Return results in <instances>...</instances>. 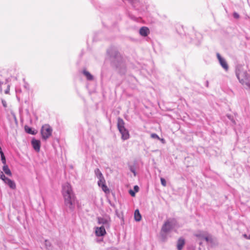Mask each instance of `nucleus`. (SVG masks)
Instances as JSON below:
<instances>
[{
    "mask_svg": "<svg viewBox=\"0 0 250 250\" xmlns=\"http://www.w3.org/2000/svg\"><path fill=\"white\" fill-rule=\"evenodd\" d=\"M62 194L65 207L72 210L75 207V196L71 185L65 183L62 187Z\"/></svg>",
    "mask_w": 250,
    "mask_h": 250,
    "instance_id": "obj_1",
    "label": "nucleus"
},
{
    "mask_svg": "<svg viewBox=\"0 0 250 250\" xmlns=\"http://www.w3.org/2000/svg\"><path fill=\"white\" fill-rule=\"evenodd\" d=\"M236 75L241 84L246 87L250 88V74L242 66H237Z\"/></svg>",
    "mask_w": 250,
    "mask_h": 250,
    "instance_id": "obj_2",
    "label": "nucleus"
},
{
    "mask_svg": "<svg viewBox=\"0 0 250 250\" xmlns=\"http://www.w3.org/2000/svg\"><path fill=\"white\" fill-rule=\"evenodd\" d=\"M125 122L124 120L119 118L118 119L117 127L118 130L122 135V139L123 140H126L129 138V133L127 129L125 127Z\"/></svg>",
    "mask_w": 250,
    "mask_h": 250,
    "instance_id": "obj_3",
    "label": "nucleus"
},
{
    "mask_svg": "<svg viewBox=\"0 0 250 250\" xmlns=\"http://www.w3.org/2000/svg\"><path fill=\"white\" fill-rule=\"evenodd\" d=\"M52 129L48 125H42L41 129V134L43 139L46 140L52 134Z\"/></svg>",
    "mask_w": 250,
    "mask_h": 250,
    "instance_id": "obj_4",
    "label": "nucleus"
},
{
    "mask_svg": "<svg viewBox=\"0 0 250 250\" xmlns=\"http://www.w3.org/2000/svg\"><path fill=\"white\" fill-rule=\"evenodd\" d=\"M97 221L99 225H102V226H104L106 229L109 228L111 219L108 215L99 217L97 218Z\"/></svg>",
    "mask_w": 250,
    "mask_h": 250,
    "instance_id": "obj_5",
    "label": "nucleus"
},
{
    "mask_svg": "<svg viewBox=\"0 0 250 250\" xmlns=\"http://www.w3.org/2000/svg\"><path fill=\"white\" fill-rule=\"evenodd\" d=\"M175 225V221L174 220H167L163 225L162 228V231L165 232L169 231Z\"/></svg>",
    "mask_w": 250,
    "mask_h": 250,
    "instance_id": "obj_6",
    "label": "nucleus"
},
{
    "mask_svg": "<svg viewBox=\"0 0 250 250\" xmlns=\"http://www.w3.org/2000/svg\"><path fill=\"white\" fill-rule=\"evenodd\" d=\"M106 228L104 226H101L100 227H95V234L97 236H103L106 233L105 230Z\"/></svg>",
    "mask_w": 250,
    "mask_h": 250,
    "instance_id": "obj_7",
    "label": "nucleus"
},
{
    "mask_svg": "<svg viewBox=\"0 0 250 250\" xmlns=\"http://www.w3.org/2000/svg\"><path fill=\"white\" fill-rule=\"evenodd\" d=\"M98 185L101 187L105 193H108L109 192V189L105 184V180L104 179L98 180Z\"/></svg>",
    "mask_w": 250,
    "mask_h": 250,
    "instance_id": "obj_8",
    "label": "nucleus"
},
{
    "mask_svg": "<svg viewBox=\"0 0 250 250\" xmlns=\"http://www.w3.org/2000/svg\"><path fill=\"white\" fill-rule=\"evenodd\" d=\"M217 57L220 65L226 71H227L229 69V66L225 59L223 58L219 53L217 54Z\"/></svg>",
    "mask_w": 250,
    "mask_h": 250,
    "instance_id": "obj_9",
    "label": "nucleus"
},
{
    "mask_svg": "<svg viewBox=\"0 0 250 250\" xmlns=\"http://www.w3.org/2000/svg\"><path fill=\"white\" fill-rule=\"evenodd\" d=\"M208 232L205 231H199L195 233L194 235L200 240H203L207 234Z\"/></svg>",
    "mask_w": 250,
    "mask_h": 250,
    "instance_id": "obj_10",
    "label": "nucleus"
},
{
    "mask_svg": "<svg viewBox=\"0 0 250 250\" xmlns=\"http://www.w3.org/2000/svg\"><path fill=\"white\" fill-rule=\"evenodd\" d=\"M32 145L34 149L37 152L40 150V141L36 139H33L32 141Z\"/></svg>",
    "mask_w": 250,
    "mask_h": 250,
    "instance_id": "obj_11",
    "label": "nucleus"
},
{
    "mask_svg": "<svg viewBox=\"0 0 250 250\" xmlns=\"http://www.w3.org/2000/svg\"><path fill=\"white\" fill-rule=\"evenodd\" d=\"M4 182L12 189H15L16 188L15 182L8 178L5 180Z\"/></svg>",
    "mask_w": 250,
    "mask_h": 250,
    "instance_id": "obj_12",
    "label": "nucleus"
},
{
    "mask_svg": "<svg viewBox=\"0 0 250 250\" xmlns=\"http://www.w3.org/2000/svg\"><path fill=\"white\" fill-rule=\"evenodd\" d=\"M185 240L184 239L180 238L179 239L178 242H177V249L178 250H182L183 249V246L185 245Z\"/></svg>",
    "mask_w": 250,
    "mask_h": 250,
    "instance_id": "obj_13",
    "label": "nucleus"
},
{
    "mask_svg": "<svg viewBox=\"0 0 250 250\" xmlns=\"http://www.w3.org/2000/svg\"><path fill=\"white\" fill-rule=\"evenodd\" d=\"M139 33L143 36H146L149 33V29L146 27H142L140 28Z\"/></svg>",
    "mask_w": 250,
    "mask_h": 250,
    "instance_id": "obj_14",
    "label": "nucleus"
},
{
    "mask_svg": "<svg viewBox=\"0 0 250 250\" xmlns=\"http://www.w3.org/2000/svg\"><path fill=\"white\" fill-rule=\"evenodd\" d=\"M208 244H209L211 247H214L218 245V242L216 238L211 235Z\"/></svg>",
    "mask_w": 250,
    "mask_h": 250,
    "instance_id": "obj_15",
    "label": "nucleus"
},
{
    "mask_svg": "<svg viewBox=\"0 0 250 250\" xmlns=\"http://www.w3.org/2000/svg\"><path fill=\"white\" fill-rule=\"evenodd\" d=\"M3 171L4 172V173L8 175V176H11L12 173L10 169L9 168L7 165L6 164L4 165L3 167H2Z\"/></svg>",
    "mask_w": 250,
    "mask_h": 250,
    "instance_id": "obj_16",
    "label": "nucleus"
},
{
    "mask_svg": "<svg viewBox=\"0 0 250 250\" xmlns=\"http://www.w3.org/2000/svg\"><path fill=\"white\" fill-rule=\"evenodd\" d=\"M142 217L138 209L135 210L134 212V219L136 221H140Z\"/></svg>",
    "mask_w": 250,
    "mask_h": 250,
    "instance_id": "obj_17",
    "label": "nucleus"
},
{
    "mask_svg": "<svg viewBox=\"0 0 250 250\" xmlns=\"http://www.w3.org/2000/svg\"><path fill=\"white\" fill-rule=\"evenodd\" d=\"M83 73L86 77L87 80H92L93 79V76L90 74V73L89 72L86 70H83Z\"/></svg>",
    "mask_w": 250,
    "mask_h": 250,
    "instance_id": "obj_18",
    "label": "nucleus"
},
{
    "mask_svg": "<svg viewBox=\"0 0 250 250\" xmlns=\"http://www.w3.org/2000/svg\"><path fill=\"white\" fill-rule=\"evenodd\" d=\"M25 129L26 130V131L29 133V134H35L36 133V132L34 131H33L32 130V128L29 127H28V126H25Z\"/></svg>",
    "mask_w": 250,
    "mask_h": 250,
    "instance_id": "obj_19",
    "label": "nucleus"
},
{
    "mask_svg": "<svg viewBox=\"0 0 250 250\" xmlns=\"http://www.w3.org/2000/svg\"><path fill=\"white\" fill-rule=\"evenodd\" d=\"M94 172L96 177H98L103 174L99 168L95 169Z\"/></svg>",
    "mask_w": 250,
    "mask_h": 250,
    "instance_id": "obj_20",
    "label": "nucleus"
},
{
    "mask_svg": "<svg viewBox=\"0 0 250 250\" xmlns=\"http://www.w3.org/2000/svg\"><path fill=\"white\" fill-rule=\"evenodd\" d=\"M0 156H1V159L2 163L4 165L6 164V159H5L3 152H1Z\"/></svg>",
    "mask_w": 250,
    "mask_h": 250,
    "instance_id": "obj_21",
    "label": "nucleus"
},
{
    "mask_svg": "<svg viewBox=\"0 0 250 250\" xmlns=\"http://www.w3.org/2000/svg\"><path fill=\"white\" fill-rule=\"evenodd\" d=\"M211 235L209 234L208 232L207 233V234L206 235V236H205V238L204 239V240H205L207 243H208L209 240V239L211 237Z\"/></svg>",
    "mask_w": 250,
    "mask_h": 250,
    "instance_id": "obj_22",
    "label": "nucleus"
},
{
    "mask_svg": "<svg viewBox=\"0 0 250 250\" xmlns=\"http://www.w3.org/2000/svg\"><path fill=\"white\" fill-rule=\"evenodd\" d=\"M7 178L4 175L2 171H0V179L2 180V181H4Z\"/></svg>",
    "mask_w": 250,
    "mask_h": 250,
    "instance_id": "obj_23",
    "label": "nucleus"
},
{
    "mask_svg": "<svg viewBox=\"0 0 250 250\" xmlns=\"http://www.w3.org/2000/svg\"><path fill=\"white\" fill-rule=\"evenodd\" d=\"M161 184L164 186L166 187L167 186V183L165 179L163 178H161L160 179Z\"/></svg>",
    "mask_w": 250,
    "mask_h": 250,
    "instance_id": "obj_24",
    "label": "nucleus"
},
{
    "mask_svg": "<svg viewBox=\"0 0 250 250\" xmlns=\"http://www.w3.org/2000/svg\"><path fill=\"white\" fill-rule=\"evenodd\" d=\"M151 137L153 139H157L160 140L159 137L155 133H152L151 134Z\"/></svg>",
    "mask_w": 250,
    "mask_h": 250,
    "instance_id": "obj_25",
    "label": "nucleus"
},
{
    "mask_svg": "<svg viewBox=\"0 0 250 250\" xmlns=\"http://www.w3.org/2000/svg\"><path fill=\"white\" fill-rule=\"evenodd\" d=\"M233 17L235 19H238L239 18V15L236 12H234L233 14Z\"/></svg>",
    "mask_w": 250,
    "mask_h": 250,
    "instance_id": "obj_26",
    "label": "nucleus"
},
{
    "mask_svg": "<svg viewBox=\"0 0 250 250\" xmlns=\"http://www.w3.org/2000/svg\"><path fill=\"white\" fill-rule=\"evenodd\" d=\"M45 246H46V248L49 249L48 247H50L51 246V244L49 242H48L46 240L45 241Z\"/></svg>",
    "mask_w": 250,
    "mask_h": 250,
    "instance_id": "obj_27",
    "label": "nucleus"
},
{
    "mask_svg": "<svg viewBox=\"0 0 250 250\" xmlns=\"http://www.w3.org/2000/svg\"><path fill=\"white\" fill-rule=\"evenodd\" d=\"M130 171L132 172H133L134 173V175L135 176L136 175V172H135V169L133 167H130Z\"/></svg>",
    "mask_w": 250,
    "mask_h": 250,
    "instance_id": "obj_28",
    "label": "nucleus"
},
{
    "mask_svg": "<svg viewBox=\"0 0 250 250\" xmlns=\"http://www.w3.org/2000/svg\"><path fill=\"white\" fill-rule=\"evenodd\" d=\"M129 193H130V195H131L132 196H133V197L135 196V192H134V191H133V190H130V191H129Z\"/></svg>",
    "mask_w": 250,
    "mask_h": 250,
    "instance_id": "obj_29",
    "label": "nucleus"
},
{
    "mask_svg": "<svg viewBox=\"0 0 250 250\" xmlns=\"http://www.w3.org/2000/svg\"><path fill=\"white\" fill-rule=\"evenodd\" d=\"M97 178L98 179V180H102V179H104L103 175H101L100 176H99L98 177H97Z\"/></svg>",
    "mask_w": 250,
    "mask_h": 250,
    "instance_id": "obj_30",
    "label": "nucleus"
},
{
    "mask_svg": "<svg viewBox=\"0 0 250 250\" xmlns=\"http://www.w3.org/2000/svg\"><path fill=\"white\" fill-rule=\"evenodd\" d=\"M134 189L135 191V192H138L139 190V187L137 186H135L134 187Z\"/></svg>",
    "mask_w": 250,
    "mask_h": 250,
    "instance_id": "obj_31",
    "label": "nucleus"
},
{
    "mask_svg": "<svg viewBox=\"0 0 250 250\" xmlns=\"http://www.w3.org/2000/svg\"><path fill=\"white\" fill-rule=\"evenodd\" d=\"M2 103H3V105L4 106H6V105H5V102H4L2 101Z\"/></svg>",
    "mask_w": 250,
    "mask_h": 250,
    "instance_id": "obj_32",
    "label": "nucleus"
},
{
    "mask_svg": "<svg viewBox=\"0 0 250 250\" xmlns=\"http://www.w3.org/2000/svg\"><path fill=\"white\" fill-rule=\"evenodd\" d=\"M1 152H3L1 149V147L0 146V154H1Z\"/></svg>",
    "mask_w": 250,
    "mask_h": 250,
    "instance_id": "obj_33",
    "label": "nucleus"
},
{
    "mask_svg": "<svg viewBox=\"0 0 250 250\" xmlns=\"http://www.w3.org/2000/svg\"><path fill=\"white\" fill-rule=\"evenodd\" d=\"M206 85L208 86V82H207Z\"/></svg>",
    "mask_w": 250,
    "mask_h": 250,
    "instance_id": "obj_34",
    "label": "nucleus"
},
{
    "mask_svg": "<svg viewBox=\"0 0 250 250\" xmlns=\"http://www.w3.org/2000/svg\"><path fill=\"white\" fill-rule=\"evenodd\" d=\"M248 238L250 239V235H249V237Z\"/></svg>",
    "mask_w": 250,
    "mask_h": 250,
    "instance_id": "obj_35",
    "label": "nucleus"
}]
</instances>
